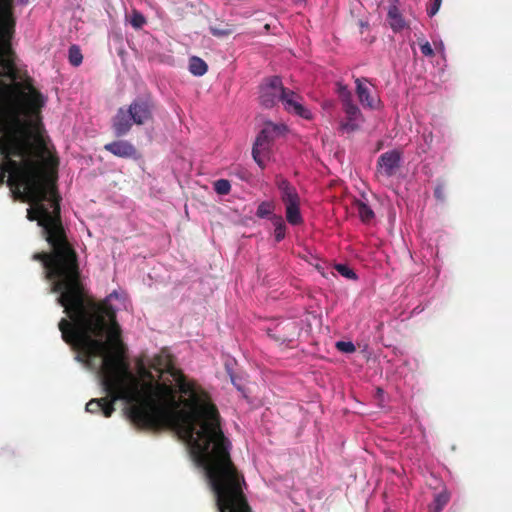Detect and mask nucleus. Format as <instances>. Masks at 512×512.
Instances as JSON below:
<instances>
[{
	"mask_svg": "<svg viewBox=\"0 0 512 512\" xmlns=\"http://www.w3.org/2000/svg\"><path fill=\"white\" fill-rule=\"evenodd\" d=\"M442 0H434L433 4L427 8V14L429 17H433L436 15L438 10L440 9Z\"/></svg>",
	"mask_w": 512,
	"mask_h": 512,
	"instance_id": "nucleus-30",
	"label": "nucleus"
},
{
	"mask_svg": "<svg viewBox=\"0 0 512 512\" xmlns=\"http://www.w3.org/2000/svg\"><path fill=\"white\" fill-rule=\"evenodd\" d=\"M354 207L357 210L358 216L363 223H370L374 219V211L365 202L356 200L354 202Z\"/></svg>",
	"mask_w": 512,
	"mask_h": 512,
	"instance_id": "nucleus-15",
	"label": "nucleus"
},
{
	"mask_svg": "<svg viewBox=\"0 0 512 512\" xmlns=\"http://www.w3.org/2000/svg\"><path fill=\"white\" fill-rule=\"evenodd\" d=\"M364 82H368V80L366 78H357L355 80L358 99L363 107L375 109L377 108L379 101L371 94V90L364 84Z\"/></svg>",
	"mask_w": 512,
	"mask_h": 512,
	"instance_id": "nucleus-13",
	"label": "nucleus"
},
{
	"mask_svg": "<svg viewBox=\"0 0 512 512\" xmlns=\"http://www.w3.org/2000/svg\"><path fill=\"white\" fill-rule=\"evenodd\" d=\"M270 220L274 226V237L276 242H280L286 235V224L281 215H272Z\"/></svg>",
	"mask_w": 512,
	"mask_h": 512,
	"instance_id": "nucleus-16",
	"label": "nucleus"
},
{
	"mask_svg": "<svg viewBox=\"0 0 512 512\" xmlns=\"http://www.w3.org/2000/svg\"><path fill=\"white\" fill-rule=\"evenodd\" d=\"M121 363L117 358L102 359L100 363L96 362L95 368L91 370L97 371L101 384L106 396L99 399H91L86 404V411L92 414L102 413L106 418L111 417L115 411V403L118 400L131 402L136 396L135 392L126 386L127 376L132 379L127 368L120 367Z\"/></svg>",
	"mask_w": 512,
	"mask_h": 512,
	"instance_id": "nucleus-5",
	"label": "nucleus"
},
{
	"mask_svg": "<svg viewBox=\"0 0 512 512\" xmlns=\"http://www.w3.org/2000/svg\"><path fill=\"white\" fill-rule=\"evenodd\" d=\"M339 97L341 99L342 104L352 101V94L347 86L338 84L337 90Z\"/></svg>",
	"mask_w": 512,
	"mask_h": 512,
	"instance_id": "nucleus-27",
	"label": "nucleus"
},
{
	"mask_svg": "<svg viewBox=\"0 0 512 512\" xmlns=\"http://www.w3.org/2000/svg\"><path fill=\"white\" fill-rule=\"evenodd\" d=\"M274 209L275 205L273 204V202L263 201L257 207L256 216L258 218L271 217L272 215H274Z\"/></svg>",
	"mask_w": 512,
	"mask_h": 512,
	"instance_id": "nucleus-21",
	"label": "nucleus"
},
{
	"mask_svg": "<svg viewBox=\"0 0 512 512\" xmlns=\"http://www.w3.org/2000/svg\"><path fill=\"white\" fill-rule=\"evenodd\" d=\"M335 269L336 271L342 275L343 277L347 278V279H352V280H355L357 279V275L356 273L354 272L353 269H351L348 265H345V264H337L335 266Z\"/></svg>",
	"mask_w": 512,
	"mask_h": 512,
	"instance_id": "nucleus-25",
	"label": "nucleus"
},
{
	"mask_svg": "<svg viewBox=\"0 0 512 512\" xmlns=\"http://www.w3.org/2000/svg\"><path fill=\"white\" fill-rule=\"evenodd\" d=\"M285 125H276L271 122L266 123L256 137L252 149V156L260 167H263L262 155L265 154L273 140L286 131Z\"/></svg>",
	"mask_w": 512,
	"mask_h": 512,
	"instance_id": "nucleus-8",
	"label": "nucleus"
},
{
	"mask_svg": "<svg viewBox=\"0 0 512 512\" xmlns=\"http://www.w3.org/2000/svg\"><path fill=\"white\" fill-rule=\"evenodd\" d=\"M194 461L205 472L219 512H252L244 493V475L233 463L230 448L210 452Z\"/></svg>",
	"mask_w": 512,
	"mask_h": 512,
	"instance_id": "nucleus-4",
	"label": "nucleus"
},
{
	"mask_svg": "<svg viewBox=\"0 0 512 512\" xmlns=\"http://www.w3.org/2000/svg\"><path fill=\"white\" fill-rule=\"evenodd\" d=\"M360 25H361L362 27L367 26V24H366V23H364V22H362V21L360 22Z\"/></svg>",
	"mask_w": 512,
	"mask_h": 512,
	"instance_id": "nucleus-32",
	"label": "nucleus"
},
{
	"mask_svg": "<svg viewBox=\"0 0 512 512\" xmlns=\"http://www.w3.org/2000/svg\"><path fill=\"white\" fill-rule=\"evenodd\" d=\"M104 149L120 158L139 157L138 151L133 144L125 140L113 141L104 145Z\"/></svg>",
	"mask_w": 512,
	"mask_h": 512,
	"instance_id": "nucleus-12",
	"label": "nucleus"
},
{
	"mask_svg": "<svg viewBox=\"0 0 512 512\" xmlns=\"http://www.w3.org/2000/svg\"><path fill=\"white\" fill-rule=\"evenodd\" d=\"M153 102L148 98H136L128 107H120L112 119V129L117 137L128 134L133 124L141 126L153 118Z\"/></svg>",
	"mask_w": 512,
	"mask_h": 512,
	"instance_id": "nucleus-6",
	"label": "nucleus"
},
{
	"mask_svg": "<svg viewBox=\"0 0 512 512\" xmlns=\"http://www.w3.org/2000/svg\"><path fill=\"white\" fill-rule=\"evenodd\" d=\"M449 500L450 494L446 490L436 494L432 504L433 512H440L448 504Z\"/></svg>",
	"mask_w": 512,
	"mask_h": 512,
	"instance_id": "nucleus-19",
	"label": "nucleus"
},
{
	"mask_svg": "<svg viewBox=\"0 0 512 512\" xmlns=\"http://www.w3.org/2000/svg\"><path fill=\"white\" fill-rule=\"evenodd\" d=\"M209 30L213 36L222 38L231 35L235 31V28L234 25L226 23L223 25L210 26Z\"/></svg>",
	"mask_w": 512,
	"mask_h": 512,
	"instance_id": "nucleus-18",
	"label": "nucleus"
},
{
	"mask_svg": "<svg viewBox=\"0 0 512 512\" xmlns=\"http://www.w3.org/2000/svg\"><path fill=\"white\" fill-rule=\"evenodd\" d=\"M214 190L219 195H227L230 193L231 184L227 179H219L214 182Z\"/></svg>",
	"mask_w": 512,
	"mask_h": 512,
	"instance_id": "nucleus-24",
	"label": "nucleus"
},
{
	"mask_svg": "<svg viewBox=\"0 0 512 512\" xmlns=\"http://www.w3.org/2000/svg\"><path fill=\"white\" fill-rule=\"evenodd\" d=\"M28 0H21L22 3H26Z\"/></svg>",
	"mask_w": 512,
	"mask_h": 512,
	"instance_id": "nucleus-33",
	"label": "nucleus"
},
{
	"mask_svg": "<svg viewBox=\"0 0 512 512\" xmlns=\"http://www.w3.org/2000/svg\"><path fill=\"white\" fill-rule=\"evenodd\" d=\"M434 195L438 199L444 198V187L443 186H437L434 190Z\"/></svg>",
	"mask_w": 512,
	"mask_h": 512,
	"instance_id": "nucleus-31",
	"label": "nucleus"
},
{
	"mask_svg": "<svg viewBox=\"0 0 512 512\" xmlns=\"http://www.w3.org/2000/svg\"><path fill=\"white\" fill-rule=\"evenodd\" d=\"M50 252L34 253L32 259L40 261L45 278L50 281V292L58 293L57 303L64 308L70 320L62 318L58 328L63 340L80 354L77 359L88 368L96 367L97 358H117L120 367L127 368L126 386L136 396L129 402L128 417L139 428L158 430L175 429L190 446L194 456V442L198 441V419L188 409H180L182 401L170 378L155 379L152 372L140 365L141 382L126 359V347L121 340V328L116 311L108 302L86 300L78 255L68 241L64 226L42 235Z\"/></svg>",
	"mask_w": 512,
	"mask_h": 512,
	"instance_id": "nucleus-1",
	"label": "nucleus"
},
{
	"mask_svg": "<svg viewBox=\"0 0 512 512\" xmlns=\"http://www.w3.org/2000/svg\"><path fill=\"white\" fill-rule=\"evenodd\" d=\"M276 186L278 187L281 200L285 205L286 219L291 225H299L303 222L300 213V197L294 186L288 180L282 177L276 178Z\"/></svg>",
	"mask_w": 512,
	"mask_h": 512,
	"instance_id": "nucleus-7",
	"label": "nucleus"
},
{
	"mask_svg": "<svg viewBox=\"0 0 512 512\" xmlns=\"http://www.w3.org/2000/svg\"><path fill=\"white\" fill-rule=\"evenodd\" d=\"M15 0H0V65L16 79L11 40L15 34ZM0 82V187L5 183L15 200L28 203L27 219L37 221L42 235L63 226L61 197L55 179L31 153L30 128L41 118L44 95L32 83Z\"/></svg>",
	"mask_w": 512,
	"mask_h": 512,
	"instance_id": "nucleus-2",
	"label": "nucleus"
},
{
	"mask_svg": "<svg viewBox=\"0 0 512 512\" xmlns=\"http://www.w3.org/2000/svg\"><path fill=\"white\" fill-rule=\"evenodd\" d=\"M150 368L159 372V378H170L176 383L178 391L187 396L182 401L184 408L190 410L198 419V441L194 442V459L231 448L229 439L221 429V418L217 406L210 394L195 381H190L184 373L174 366L172 356L166 351L155 355Z\"/></svg>",
	"mask_w": 512,
	"mask_h": 512,
	"instance_id": "nucleus-3",
	"label": "nucleus"
},
{
	"mask_svg": "<svg viewBox=\"0 0 512 512\" xmlns=\"http://www.w3.org/2000/svg\"><path fill=\"white\" fill-rule=\"evenodd\" d=\"M343 111L346 114L347 119L350 120H361L362 113L357 105L353 103V100L347 103L342 104Z\"/></svg>",
	"mask_w": 512,
	"mask_h": 512,
	"instance_id": "nucleus-20",
	"label": "nucleus"
},
{
	"mask_svg": "<svg viewBox=\"0 0 512 512\" xmlns=\"http://www.w3.org/2000/svg\"><path fill=\"white\" fill-rule=\"evenodd\" d=\"M208 70V65L206 64V62L197 57V56H192L190 59H189V71L195 75V76H202L204 75Z\"/></svg>",
	"mask_w": 512,
	"mask_h": 512,
	"instance_id": "nucleus-17",
	"label": "nucleus"
},
{
	"mask_svg": "<svg viewBox=\"0 0 512 512\" xmlns=\"http://www.w3.org/2000/svg\"><path fill=\"white\" fill-rule=\"evenodd\" d=\"M336 348L344 353H353L356 350L355 345L350 341H338Z\"/></svg>",
	"mask_w": 512,
	"mask_h": 512,
	"instance_id": "nucleus-28",
	"label": "nucleus"
},
{
	"mask_svg": "<svg viewBox=\"0 0 512 512\" xmlns=\"http://www.w3.org/2000/svg\"><path fill=\"white\" fill-rule=\"evenodd\" d=\"M129 22L133 28L141 29L146 24V19L140 11L133 9L130 14Z\"/></svg>",
	"mask_w": 512,
	"mask_h": 512,
	"instance_id": "nucleus-22",
	"label": "nucleus"
},
{
	"mask_svg": "<svg viewBox=\"0 0 512 512\" xmlns=\"http://www.w3.org/2000/svg\"><path fill=\"white\" fill-rule=\"evenodd\" d=\"M301 100L302 97L298 93L285 88L280 102H282L285 110L289 113H293L304 119H311V112L302 105Z\"/></svg>",
	"mask_w": 512,
	"mask_h": 512,
	"instance_id": "nucleus-11",
	"label": "nucleus"
},
{
	"mask_svg": "<svg viewBox=\"0 0 512 512\" xmlns=\"http://www.w3.org/2000/svg\"><path fill=\"white\" fill-rule=\"evenodd\" d=\"M419 43V46H420V50H421V53L426 56V57H433L434 56V50L433 48L431 47L430 43L428 41H425V40H419L418 41Z\"/></svg>",
	"mask_w": 512,
	"mask_h": 512,
	"instance_id": "nucleus-29",
	"label": "nucleus"
},
{
	"mask_svg": "<svg viewBox=\"0 0 512 512\" xmlns=\"http://www.w3.org/2000/svg\"><path fill=\"white\" fill-rule=\"evenodd\" d=\"M402 152L390 150L381 154L376 164V177L379 180L393 177L401 167Z\"/></svg>",
	"mask_w": 512,
	"mask_h": 512,
	"instance_id": "nucleus-10",
	"label": "nucleus"
},
{
	"mask_svg": "<svg viewBox=\"0 0 512 512\" xmlns=\"http://www.w3.org/2000/svg\"><path fill=\"white\" fill-rule=\"evenodd\" d=\"M69 62L73 66H79L82 63L83 56L78 46L72 45L69 48V54H68Z\"/></svg>",
	"mask_w": 512,
	"mask_h": 512,
	"instance_id": "nucleus-23",
	"label": "nucleus"
},
{
	"mask_svg": "<svg viewBox=\"0 0 512 512\" xmlns=\"http://www.w3.org/2000/svg\"><path fill=\"white\" fill-rule=\"evenodd\" d=\"M360 120L345 119L340 123V130L346 133L353 132L359 128Z\"/></svg>",
	"mask_w": 512,
	"mask_h": 512,
	"instance_id": "nucleus-26",
	"label": "nucleus"
},
{
	"mask_svg": "<svg viewBox=\"0 0 512 512\" xmlns=\"http://www.w3.org/2000/svg\"><path fill=\"white\" fill-rule=\"evenodd\" d=\"M397 0H394L393 3L389 5L388 13H387V20L391 27V29L394 32H400L404 28L407 27V23L400 12L399 8L396 5Z\"/></svg>",
	"mask_w": 512,
	"mask_h": 512,
	"instance_id": "nucleus-14",
	"label": "nucleus"
},
{
	"mask_svg": "<svg viewBox=\"0 0 512 512\" xmlns=\"http://www.w3.org/2000/svg\"><path fill=\"white\" fill-rule=\"evenodd\" d=\"M284 90L285 87L280 77L266 78L260 86V104L265 108H272L277 102L281 101Z\"/></svg>",
	"mask_w": 512,
	"mask_h": 512,
	"instance_id": "nucleus-9",
	"label": "nucleus"
}]
</instances>
